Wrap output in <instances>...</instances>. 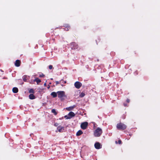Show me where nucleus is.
Returning <instances> with one entry per match:
<instances>
[{"label":"nucleus","instance_id":"f257e3e1","mask_svg":"<svg viewBox=\"0 0 160 160\" xmlns=\"http://www.w3.org/2000/svg\"><path fill=\"white\" fill-rule=\"evenodd\" d=\"M102 133V129L100 128H97L94 132V135L95 137L100 136Z\"/></svg>","mask_w":160,"mask_h":160},{"label":"nucleus","instance_id":"f03ea898","mask_svg":"<svg viewBox=\"0 0 160 160\" xmlns=\"http://www.w3.org/2000/svg\"><path fill=\"white\" fill-rule=\"evenodd\" d=\"M58 97L61 99V101L64 100V98L66 97V96L65 94V92L63 91H59L57 92Z\"/></svg>","mask_w":160,"mask_h":160},{"label":"nucleus","instance_id":"7ed1b4c3","mask_svg":"<svg viewBox=\"0 0 160 160\" xmlns=\"http://www.w3.org/2000/svg\"><path fill=\"white\" fill-rule=\"evenodd\" d=\"M127 126L121 122H119L117 124V128L119 130H123L126 128Z\"/></svg>","mask_w":160,"mask_h":160},{"label":"nucleus","instance_id":"20e7f679","mask_svg":"<svg viewBox=\"0 0 160 160\" xmlns=\"http://www.w3.org/2000/svg\"><path fill=\"white\" fill-rule=\"evenodd\" d=\"M71 48L72 49H78V45L75 42H72L70 43Z\"/></svg>","mask_w":160,"mask_h":160},{"label":"nucleus","instance_id":"39448f33","mask_svg":"<svg viewBox=\"0 0 160 160\" xmlns=\"http://www.w3.org/2000/svg\"><path fill=\"white\" fill-rule=\"evenodd\" d=\"M88 125V123L87 122H83L81 123V127L82 129H85L87 128Z\"/></svg>","mask_w":160,"mask_h":160},{"label":"nucleus","instance_id":"423d86ee","mask_svg":"<svg viewBox=\"0 0 160 160\" xmlns=\"http://www.w3.org/2000/svg\"><path fill=\"white\" fill-rule=\"evenodd\" d=\"M82 85V84L80 82L77 81L74 83L75 87L77 89H79Z\"/></svg>","mask_w":160,"mask_h":160},{"label":"nucleus","instance_id":"0eeeda50","mask_svg":"<svg viewBox=\"0 0 160 160\" xmlns=\"http://www.w3.org/2000/svg\"><path fill=\"white\" fill-rule=\"evenodd\" d=\"M21 64V61L19 60H17L14 63L15 65L17 67H18L20 66Z\"/></svg>","mask_w":160,"mask_h":160},{"label":"nucleus","instance_id":"6e6552de","mask_svg":"<svg viewBox=\"0 0 160 160\" xmlns=\"http://www.w3.org/2000/svg\"><path fill=\"white\" fill-rule=\"evenodd\" d=\"M95 148L97 149H99L101 148L100 143L98 142H97L94 144Z\"/></svg>","mask_w":160,"mask_h":160},{"label":"nucleus","instance_id":"1a4fd4ad","mask_svg":"<svg viewBox=\"0 0 160 160\" xmlns=\"http://www.w3.org/2000/svg\"><path fill=\"white\" fill-rule=\"evenodd\" d=\"M76 105H73V106H70L66 108V110L68 111H70L72 110L74 108L76 107Z\"/></svg>","mask_w":160,"mask_h":160},{"label":"nucleus","instance_id":"9d476101","mask_svg":"<svg viewBox=\"0 0 160 160\" xmlns=\"http://www.w3.org/2000/svg\"><path fill=\"white\" fill-rule=\"evenodd\" d=\"M63 26L65 28V30L66 31H68L70 29V27L68 24H65Z\"/></svg>","mask_w":160,"mask_h":160},{"label":"nucleus","instance_id":"9b49d317","mask_svg":"<svg viewBox=\"0 0 160 160\" xmlns=\"http://www.w3.org/2000/svg\"><path fill=\"white\" fill-rule=\"evenodd\" d=\"M50 95L53 98H55L57 97L58 94L57 92H52L51 93Z\"/></svg>","mask_w":160,"mask_h":160},{"label":"nucleus","instance_id":"f8f14e48","mask_svg":"<svg viewBox=\"0 0 160 160\" xmlns=\"http://www.w3.org/2000/svg\"><path fill=\"white\" fill-rule=\"evenodd\" d=\"M12 91L13 93H17L18 92V90L17 88L14 87V88H13Z\"/></svg>","mask_w":160,"mask_h":160},{"label":"nucleus","instance_id":"ddd939ff","mask_svg":"<svg viewBox=\"0 0 160 160\" xmlns=\"http://www.w3.org/2000/svg\"><path fill=\"white\" fill-rule=\"evenodd\" d=\"M68 115L69 116V117H71V118L72 117H74L75 115V114L73 112H70L68 114Z\"/></svg>","mask_w":160,"mask_h":160},{"label":"nucleus","instance_id":"4468645a","mask_svg":"<svg viewBox=\"0 0 160 160\" xmlns=\"http://www.w3.org/2000/svg\"><path fill=\"white\" fill-rule=\"evenodd\" d=\"M57 129L59 132H62V130L64 129V127H62L61 126H59L58 127Z\"/></svg>","mask_w":160,"mask_h":160},{"label":"nucleus","instance_id":"2eb2a0df","mask_svg":"<svg viewBox=\"0 0 160 160\" xmlns=\"http://www.w3.org/2000/svg\"><path fill=\"white\" fill-rule=\"evenodd\" d=\"M34 81L36 82L38 84H39V83L41 82V80L38 78H36L34 80Z\"/></svg>","mask_w":160,"mask_h":160},{"label":"nucleus","instance_id":"dca6fc26","mask_svg":"<svg viewBox=\"0 0 160 160\" xmlns=\"http://www.w3.org/2000/svg\"><path fill=\"white\" fill-rule=\"evenodd\" d=\"M29 98L31 99H33L35 98V96L33 94H31L29 95Z\"/></svg>","mask_w":160,"mask_h":160},{"label":"nucleus","instance_id":"f3484780","mask_svg":"<svg viewBox=\"0 0 160 160\" xmlns=\"http://www.w3.org/2000/svg\"><path fill=\"white\" fill-rule=\"evenodd\" d=\"M83 133L82 132V131L81 130H79L76 133V135L77 136H79L81 135L82 133Z\"/></svg>","mask_w":160,"mask_h":160},{"label":"nucleus","instance_id":"a211bd4d","mask_svg":"<svg viewBox=\"0 0 160 160\" xmlns=\"http://www.w3.org/2000/svg\"><path fill=\"white\" fill-rule=\"evenodd\" d=\"M51 112L52 113H53L55 115H56L57 114L58 112L56 111L55 109H52Z\"/></svg>","mask_w":160,"mask_h":160},{"label":"nucleus","instance_id":"6ab92c4d","mask_svg":"<svg viewBox=\"0 0 160 160\" xmlns=\"http://www.w3.org/2000/svg\"><path fill=\"white\" fill-rule=\"evenodd\" d=\"M29 93H34V91L33 89L32 88L30 89L29 90Z\"/></svg>","mask_w":160,"mask_h":160},{"label":"nucleus","instance_id":"aec40b11","mask_svg":"<svg viewBox=\"0 0 160 160\" xmlns=\"http://www.w3.org/2000/svg\"><path fill=\"white\" fill-rule=\"evenodd\" d=\"M23 81L26 82L27 81V77L26 76H23Z\"/></svg>","mask_w":160,"mask_h":160},{"label":"nucleus","instance_id":"412c9836","mask_svg":"<svg viewBox=\"0 0 160 160\" xmlns=\"http://www.w3.org/2000/svg\"><path fill=\"white\" fill-rule=\"evenodd\" d=\"M85 95V94L83 92H82L80 95L79 97L81 98L83 97Z\"/></svg>","mask_w":160,"mask_h":160},{"label":"nucleus","instance_id":"4be33fe9","mask_svg":"<svg viewBox=\"0 0 160 160\" xmlns=\"http://www.w3.org/2000/svg\"><path fill=\"white\" fill-rule=\"evenodd\" d=\"M115 143L116 144H117L118 143L119 144H122V142L121 140H119L118 141V142L117 141H115Z\"/></svg>","mask_w":160,"mask_h":160},{"label":"nucleus","instance_id":"5701e85b","mask_svg":"<svg viewBox=\"0 0 160 160\" xmlns=\"http://www.w3.org/2000/svg\"><path fill=\"white\" fill-rule=\"evenodd\" d=\"M64 117L66 119H70V118H71V117H69V116H68L67 115H65L64 116Z\"/></svg>","mask_w":160,"mask_h":160},{"label":"nucleus","instance_id":"b1692460","mask_svg":"<svg viewBox=\"0 0 160 160\" xmlns=\"http://www.w3.org/2000/svg\"><path fill=\"white\" fill-rule=\"evenodd\" d=\"M48 68L49 69H52L53 68V66L52 65H50L49 66Z\"/></svg>","mask_w":160,"mask_h":160},{"label":"nucleus","instance_id":"393cba45","mask_svg":"<svg viewBox=\"0 0 160 160\" xmlns=\"http://www.w3.org/2000/svg\"><path fill=\"white\" fill-rule=\"evenodd\" d=\"M44 76V75L43 73H42L41 74H40L39 75V77H40L42 78Z\"/></svg>","mask_w":160,"mask_h":160},{"label":"nucleus","instance_id":"a878e982","mask_svg":"<svg viewBox=\"0 0 160 160\" xmlns=\"http://www.w3.org/2000/svg\"><path fill=\"white\" fill-rule=\"evenodd\" d=\"M130 102L129 99L127 98L126 100V102L128 103H129Z\"/></svg>","mask_w":160,"mask_h":160},{"label":"nucleus","instance_id":"bb28decb","mask_svg":"<svg viewBox=\"0 0 160 160\" xmlns=\"http://www.w3.org/2000/svg\"><path fill=\"white\" fill-rule=\"evenodd\" d=\"M60 82H59L57 81L56 82V85H57L58 84H59Z\"/></svg>","mask_w":160,"mask_h":160},{"label":"nucleus","instance_id":"cd10ccee","mask_svg":"<svg viewBox=\"0 0 160 160\" xmlns=\"http://www.w3.org/2000/svg\"><path fill=\"white\" fill-rule=\"evenodd\" d=\"M123 105H124V106L125 107H126V106H128L125 103H123Z\"/></svg>","mask_w":160,"mask_h":160},{"label":"nucleus","instance_id":"c85d7f7f","mask_svg":"<svg viewBox=\"0 0 160 160\" xmlns=\"http://www.w3.org/2000/svg\"><path fill=\"white\" fill-rule=\"evenodd\" d=\"M58 123H56L54 124V125L55 126H58Z\"/></svg>","mask_w":160,"mask_h":160},{"label":"nucleus","instance_id":"c756f323","mask_svg":"<svg viewBox=\"0 0 160 160\" xmlns=\"http://www.w3.org/2000/svg\"><path fill=\"white\" fill-rule=\"evenodd\" d=\"M62 82H63L64 83H66L67 82L66 81H63Z\"/></svg>","mask_w":160,"mask_h":160},{"label":"nucleus","instance_id":"7c9ffc66","mask_svg":"<svg viewBox=\"0 0 160 160\" xmlns=\"http://www.w3.org/2000/svg\"><path fill=\"white\" fill-rule=\"evenodd\" d=\"M63 79H62V80H61L60 81V82H61L62 81H63Z\"/></svg>","mask_w":160,"mask_h":160},{"label":"nucleus","instance_id":"2f4dec72","mask_svg":"<svg viewBox=\"0 0 160 160\" xmlns=\"http://www.w3.org/2000/svg\"><path fill=\"white\" fill-rule=\"evenodd\" d=\"M96 43H97V44L98 45V43L97 42V41L96 40Z\"/></svg>","mask_w":160,"mask_h":160},{"label":"nucleus","instance_id":"473e14b6","mask_svg":"<svg viewBox=\"0 0 160 160\" xmlns=\"http://www.w3.org/2000/svg\"><path fill=\"white\" fill-rule=\"evenodd\" d=\"M46 83H44V85H46Z\"/></svg>","mask_w":160,"mask_h":160},{"label":"nucleus","instance_id":"72a5a7b5","mask_svg":"<svg viewBox=\"0 0 160 160\" xmlns=\"http://www.w3.org/2000/svg\"><path fill=\"white\" fill-rule=\"evenodd\" d=\"M98 40L99 41H100V40L99 39H98Z\"/></svg>","mask_w":160,"mask_h":160},{"label":"nucleus","instance_id":"f704fd0d","mask_svg":"<svg viewBox=\"0 0 160 160\" xmlns=\"http://www.w3.org/2000/svg\"><path fill=\"white\" fill-rule=\"evenodd\" d=\"M61 85H62V86H63V85H62V84H61Z\"/></svg>","mask_w":160,"mask_h":160}]
</instances>
